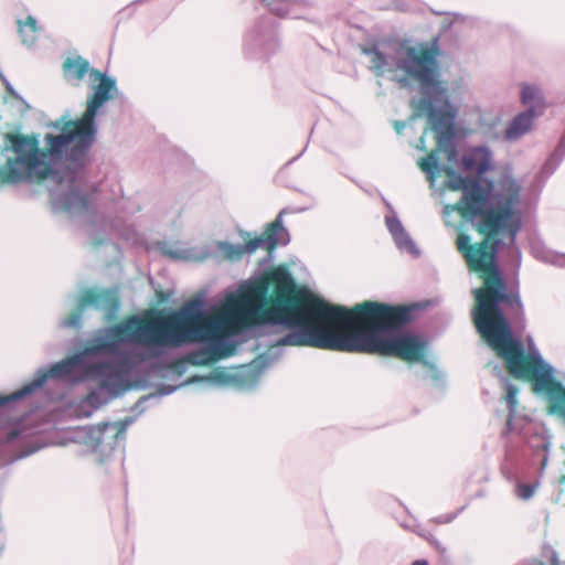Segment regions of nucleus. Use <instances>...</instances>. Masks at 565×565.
Here are the masks:
<instances>
[{
    "mask_svg": "<svg viewBox=\"0 0 565 565\" xmlns=\"http://www.w3.org/2000/svg\"><path fill=\"white\" fill-rule=\"evenodd\" d=\"M267 295L268 281L262 280L245 286L237 296L230 298L220 316L205 317L201 298L148 321L132 316L106 328L83 351L55 363L53 373L71 374L76 383L93 380L106 391L115 392L122 386L125 376L137 362L160 358L172 349L203 344L189 353L188 360L193 365L233 355L235 329L255 324L257 333L269 337V344L277 347L274 343L276 337L265 332L259 322Z\"/></svg>",
    "mask_w": 565,
    "mask_h": 565,
    "instance_id": "obj_1",
    "label": "nucleus"
},
{
    "mask_svg": "<svg viewBox=\"0 0 565 565\" xmlns=\"http://www.w3.org/2000/svg\"><path fill=\"white\" fill-rule=\"evenodd\" d=\"M484 287L473 289L477 306L472 318L478 332L488 345L504 360L509 372L516 379L533 375L536 392L546 393L551 412L565 422V387L553 376V367L546 363L533 338L526 337L527 354L520 339L512 332L525 330L526 319L519 286L509 287L498 263L482 273Z\"/></svg>",
    "mask_w": 565,
    "mask_h": 565,
    "instance_id": "obj_2",
    "label": "nucleus"
},
{
    "mask_svg": "<svg viewBox=\"0 0 565 565\" xmlns=\"http://www.w3.org/2000/svg\"><path fill=\"white\" fill-rule=\"evenodd\" d=\"M63 68L68 82L78 84L87 73L94 81H99L94 86V94L87 98L85 114L78 120H57L53 126L61 129V132L56 136L45 135V151L39 148L36 139L13 136L11 149L6 148L3 151L12 152L13 156H7L6 164L0 167L2 182L15 184L46 178L56 179L64 156L70 161V170L84 166L97 134L95 117L111 98L116 90V81L97 70H90L89 63L81 56L67 58Z\"/></svg>",
    "mask_w": 565,
    "mask_h": 565,
    "instance_id": "obj_3",
    "label": "nucleus"
},
{
    "mask_svg": "<svg viewBox=\"0 0 565 565\" xmlns=\"http://www.w3.org/2000/svg\"><path fill=\"white\" fill-rule=\"evenodd\" d=\"M444 170L449 175L446 186L463 191L459 202L445 206V215L457 211L470 222L481 217L477 226L486 236L481 243L471 244L469 235L460 234L457 247L470 269L486 273L497 263V254L504 245L499 236H507L514 244L521 230V184L511 173L504 172L497 181L489 182V189H486L477 179L465 178L451 168Z\"/></svg>",
    "mask_w": 565,
    "mask_h": 565,
    "instance_id": "obj_4",
    "label": "nucleus"
},
{
    "mask_svg": "<svg viewBox=\"0 0 565 565\" xmlns=\"http://www.w3.org/2000/svg\"><path fill=\"white\" fill-rule=\"evenodd\" d=\"M275 299L259 315L264 331L274 334L276 345L311 347L329 350L340 327L352 321L350 311L313 296L291 301L296 282L285 266L270 274Z\"/></svg>",
    "mask_w": 565,
    "mask_h": 565,
    "instance_id": "obj_5",
    "label": "nucleus"
},
{
    "mask_svg": "<svg viewBox=\"0 0 565 565\" xmlns=\"http://www.w3.org/2000/svg\"><path fill=\"white\" fill-rule=\"evenodd\" d=\"M349 311L352 321L340 327L329 350L396 355L406 361L424 358L426 343L417 335H394L411 321V309L364 302Z\"/></svg>",
    "mask_w": 565,
    "mask_h": 565,
    "instance_id": "obj_6",
    "label": "nucleus"
},
{
    "mask_svg": "<svg viewBox=\"0 0 565 565\" xmlns=\"http://www.w3.org/2000/svg\"><path fill=\"white\" fill-rule=\"evenodd\" d=\"M363 53L370 56L371 70L377 76L385 72L402 71L419 83L422 104L428 111L431 128L438 134V146L446 149L449 145V159H452L456 153L452 140L457 109L449 102L447 87L439 81L438 51L424 45H399L394 54L383 52L376 46L364 49Z\"/></svg>",
    "mask_w": 565,
    "mask_h": 565,
    "instance_id": "obj_7",
    "label": "nucleus"
},
{
    "mask_svg": "<svg viewBox=\"0 0 565 565\" xmlns=\"http://www.w3.org/2000/svg\"><path fill=\"white\" fill-rule=\"evenodd\" d=\"M502 381L507 391L505 401L509 408L508 431L521 435L535 452H547L551 440L545 427L529 415H521L518 412L519 390L507 377H502Z\"/></svg>",
    "mask_w": 565,
    "mask_h": 565,
    "instance_id": "obj_8",
    "label": "nucleus"
},
{
    "mask_svg": "<svg viewBox=\"0 0 565 565\" xmlns=\"http://www.w3.org/2000/svg\"><path fill=\"white\" fill-rule=\"evenodd\" d=\"M288 213L282 209L276 220L269 224L266 231L258 237L248 241L246 244H232L228 242H218L217 249L230 260H238L245 254H253L258 248L271 250L278 245H287L290 241L289 233L282 224V216Z\"/></svg>",
    "mask_w": 565,
    "mask_h": 565,
    "instance_id": "obj_9",
    "label": "nucleus"
},
{
    "mask_svg": "<svg viewBox=\"0 0 565 565\" xmlns=\"http://www.w3.org/2000/svg\"><path fill=\"white\" fill-rule=\"evenodd\" d=\"M93 199L89 194L82 193L75 184H71L65 192H56L53 195V204L56 209L70 214H82L89 210Z\"/></svg>",
    "mask_w": 565,
    "mask_h": 565,
    "instance_id": "obj_10",
    "label": "nucleus"
},
{
    "mask_svg": "<svg viewBox=\"0 0 565 565\" xmlns=\"http://www.w3.org/2000/svg\"><path fill=\"white\" fill-rule=\"evenodd\" d=\"M54 366H55V364H53L49 370L40 369L36 372L34 379L30 383L25 384L23 387H21L20 390L15 391L14 393H12L8 396L0 397V407L6 406L11 402H15V401L22 399V398L31 395L38 388L42 387L50 377L62 379L70 383H76L75 377L71 374L70 375L68 374H60V375L54 374L53 373Z\"/></svg>",
    "mask_w": 565,
    "mask_h": 565,
    "instance_id": "obj_11",
    "label": "nucleus"
},
{
    "mask_svg": "<svg viewBox=\"0 0 565 565\" xmlns=\"http://www.w3.org/2000/svg\"><path fill=\"white\" fill-rule=\"evenodd\" d=\"M109 430H115V426L110 423H103L97 426L78 427L73 435V440L85 445L88 449L95 451L104 443L105 436Z\"/></svg>",
    "mask_w": 565,
    "mask_h": 565,
    "instance_id": "obj_12",
    "label": "nucleus"
},
{
    "mask_svg": "<svg viewBox=\"0 0 565 565\" xmlns=\"http://www.w3.org/2000/svg\"><path fill=\"white\" fill-rule=\"evenodd\" d=\"M386 226L401 252L408 253L414 258L420 256V249L416 246L409 234L404 228L401 220L396 214L385 217Z\"/></svg>",
    "mask_w": 565,
    "mask_h": 565,
    "instance_id": "obj_13",
    "label": "nucleus"
},
{
    "mask_svg": "<svg viewBox=\"0 0 565 565\" xmlns=\"http://www.w3.org/2000/svg\"><path fill=\"white\" fill-rule=\"evenodd\" d=\"M86 306H94L97 309L114 313L119 308V298L115 290H89L84 297L82 308Z\"/></svg>",
    "mask_w": 565,
    "mask_h": 565,
    "instance_id": "obj_14",
    "label": "nucleus"
},
{
    "mask_svg": "<svg viewBox=\"0 0 565 565\" xmlns=\"http://www.w3.org/2000/svg\"><path fill=\"white\" fill-rule=\"evenodd\" d=\"M535 117L533 107L518 114L507 127L504 131V139L509 142H514L521 139L531 130Z\"/></svg>",
    "mask_w": 565,
    "mask_h": 565,
    "instance_id": "obj_15",
    "label": "nucleus"
},
{
    "mask_svg": "<svg viewBox=\"0 0 565 565\" xmlns=\"http://www.w3.org/2000/svg\"><path fill=\"white\" fill-rule=\"evenodd\" d=\"M462 164L467 171L480 175L491 167V152L487 147L473 148L463 154Z\"/></svg>",
    "mask_w": 565,
    "mask_h": 565,
    "instance_id": "obj_16",
    "label": "nucleus"
},
{
    "mask_svg": "<svg viewBox=\"0 0 565 565\" xmlns=\"http://www.w3.org/2000/svg\"><path fill=\"white\" fill-rule=\"evenodd\" d=\"M522 104L527 106L526 109L533 107L535 116L541 114L544 109V97L541 89L537 86L525 84L521 92Z\"/></svg>",
    "mask_w": 565,
    "mask_h": 565,
    "instance_id": "obj_17",
    "label": "nucleus"
},
{
    "mask_svg": "<svg viewBox=\"0 0 565 565\" xmlns=\"http://www.w3.org/2000/svg\"><path fill=\"white\" fill-rule=\"evenodd\" d=\"M271 363L270 358L267 353L258 356L254 360L247 369L244 371V375L252 376L253 381L250 383H244L243 386L246 388H250L256 385L258 377L263 370L267 367Z\"/></svg>",
    "mask_w": 565,
    "mask_h": 565,
    "instance_id": "obj_18",
    "label": "nucleus"
},
{
    "mask_svg": "<svg viewBox=\"0 0 565 565\" xmlns=\"http://www.w3.org/2000/svg\"><path fill=\"white\" fill-rule=\"evenodd\" d=\"M19 32L23 44L32 46L36 41V20L33 17H29L24 23L19 22Z\"/></svg>",
    "mask_w": 565,
    "mask_h": 565,
    "instance_id": "obj_19",
    "label": "nucleus"
},
{
    "mask_svg": "<svg viewBox=\"0 0 565 565\" xmlns=\"http://www.w3.org/2000/svg\"><path fill=\"white\" fill-rule=\"evenodd\" d=\"M565 157V136L561 139L557 148L555 151L551 154V157L546 160L542 168V172L546 175H551L556 168L559 166V163L563 161Z\"/></svg>",
    "mask_w": 565,
    "mask_h": 565,
    "instance_id": "obj_20",
    "label": "nucleus"
},
{
    "mask_svg": "<svg viewBox=\"0 0 565 565\" xmlns=\"http://www.w3.org/2000/svg\"><path fill=\"white\" fill-rule=\"evenodd\" d=\"M420 169L427 173V178L431 184L435 183L436 172L439 170L438 156L431 152L427 158L419 161Z\"/></svg>",
    "mask_w": 565,
    "mask_h": 565,
    "instance_id": "obj_21",
    "label": "nucleus"
},
{
    "mask_svg": "<svg viewBox=\"0 0 565 565\" xmlns=\"http://www.w3.org/2000/svg\"><path fill=\"white\" fill-rule=\"evenodd\" d=\"M534 252L537 258L558 267H565V254H556L548 250L540 252L537 248H534Z\"/></svg>",
    "mask_w": 565,
    "mask_h": 565,
    "instance_id": "obj_22",
    "label": "nucleus"
},
{
    "mask_svg": "<svg viewBox=\"0 0 565 565\" xmlns=\"http://www.w3.org/2000/svg\"><path fill=\"white\" fill-rule=\"evenodd\" d=\"M536 487H537V482L536 483H518L516 491H515L516 497L522 500H529L534 495Z\"/></svg>",
    "mask_w": 565,
    "mask_h": 565,
    "instance_id": "obj_23",
    "label": "nucleus"
},
{
    "mask_svg": "<svg viewBox=\"0 0 565 565\" xmlns=\"http://www.w3.org/2000/svg\"><path fill=\"white\" fill-rule=\"evenodd\" d=\"M516 565H546L544 562L539 559L524 561ZM551 565H561L557 553L555 551H551Z\"/></svg>",
    "mask_w": 565,
    "mask_h": 565,
    "instance_id": "obj_24",
    "label": "nucleus"
},
{
    "mask_svg": "<svg viewBox=\"0 0 565 565\" xmlns=\"http://www.w3.org/2000/svg\"><path fill=\"white\" fill-rule=\"evenodd\" d=\"M81 315L76 313L70 317L68 319L63 320L61 322V326L65 328H78L81 326Z\"/></svg>",
    "mask_w": 565,
    "mask_h": 565,
    "instance_id": "obj_25",
    "label": "nucleus"
},
{
    "mask_svg": "<svg viewBox=\"0 0 565 565\" xmlns=\"http://www.w3.org/2000/svg\"><path fill=\"white\" fill-rule=\"evenodd\" d=\"M170 256L174 258H182V259H199L202 260L204 257H196L191 254V250L188 249H181L178 252H170Z\"/></svg>",
    "mask_w": 565,
    "mask_h": 565,
    "instance_id": "obj_26",
    "label": "nucleus"
},
{
    "mask_svg": "<svg viewBox=\"0 0 565 565\" xmlns=\"http://www.w3.org/2000/svg\"><path fill=\"white\" fill-rule=\"evenodd\" d=\"M131 419H126L124 422H121L119 425H120V428L117 427V424H113L115 426V430H109V433H111V435L118 437L120 434L125 435L126 433V429L128 427V425L131 424Z\"/></svg>",
    "mask_w": 565,
    "mask_h": 565,
    "instance_id": "obj_27",
    "label": "nucleus"
},
{
    "mask_svg": "<svg viewBox=\"0 0 565 565\" xmlns=\"http://www.w3.org/2000/svg\"><path fill=\"white\" fill-rule=\"evenodd\" d=\"M258 40V32L257 31H250L247 33L245 38V44L249 45L253 42H256Z\"/></svg>",
    "mask_w": 565,
    "mask_h": 565,
    "instance_id": "obj_28",
    "label": "nucleus"
},
{
    "mask_svg": "<svg viewBox=\"0 0 565 565\" xmlns=\"http://www.w3.org/2000/svg\"><path fill=\"white\" fill-rule=\"evenodd\" d=\"M178 388V386H168V385H164L162 387H160V396H163V395H169L171 393H173L175 390Z\"/></svg>",
    "mask_w": 565,
    "mask_h": 565,
    "instance_id": "obj_29",
    "label": "nucleus"
},
{
    "mask_svg": "<svg viewBox=\"0 0 565 565\" xmlns=\"http://www.w3.org/2000/svg\"><path fill=\"white\" fill-rule=\"evenodd\" d=\"M18 437H19V431L14 429V430L10 431L9 435L7 436V441L11 443Z\"/></svg>",
    "mask_w": 565,
    "mask_h": 565,
    "instance_id": "obj_30",
    "label": "nucleus"
},
{
    "mask_svg": "<svg viewBox=\"0 0 565 565\" xmlns=\"http://www.w3.org/2000/svg\"><path fill=\"white\" fill-rule=\"evenodd\" d=\"M412 565H428V562L426 559H417Z\"/></svg>",
    "mask_w": 565,
    "mask_h": 565,
    "instance_id": "obj_31",
    "label": "nucleus"
},
{
    "mask_svg": "<svg viewBox=\"0 0 565 565\" xmlns=\"http://www.w3.org/2000/svg\"><path fill=\"white\" fill-rule=\"evenodd\" d=\"M546 462H547V455L545 454L542 458V466L545 467Z\"/></svg>",
    "mask_w": 565,
    "mask_h": 565,
    "instance_id": "obj_32",
    "label": "nucleus"
},
{
    "mask_svg": "<svg viewBox=\"0 0 565 565\" xmlns=\"http://www.w3.org/2000/svg\"><path fill=\"white\" fill-rule=\"evenodd\" d=\"M395 126H396L397 131H401V129H403V127H404V125L401 122H396Z\"/></svg>",
    "mask_w": 565,
    "mask_h": 565,
    "instance_id": "obj_33",
    "label": "nucleus"
},
{
    "mask_svg": "<svg viewBox=\"0 0 565 565\" xmlns=\"http://www.w3.org/2000/svg\"><path fill=\"white\" fill-rule=\"evenodd\" d=\"M399 82L405 85L407 79L406 78H401Z\"/></svg>",
    "mask_w": 565,
    "mask_h": 565,
    "instance_id": "obj_34",
    "label": "nucleus"
},
{
    "mask_svg": "<svg viewBox=\"0 0 565 565\" xmlns=\"http://www.w3.org/2000/svg\"><path fill=\"white\" fill-rule=\"evenodd\" d=\"M7 89H8L9 92H12V87H11L9 84L7 85Z\"/></svg>",
    "mask_w": 565,
    "mask_h": 565,
    "instance_id": "obj_35",
    "label": "nucleus"
}]
</instances>
